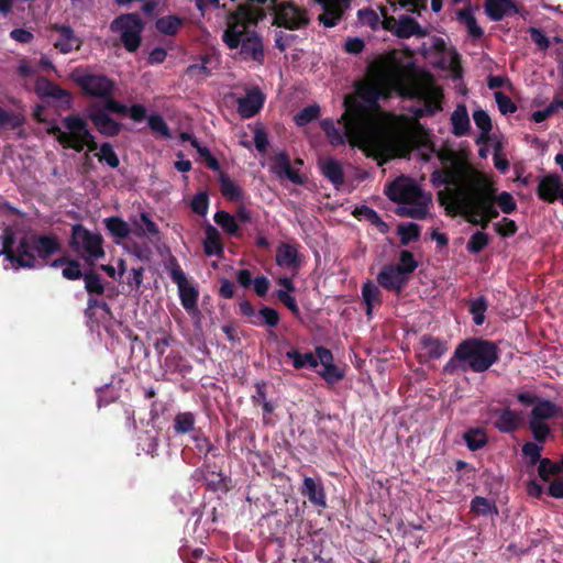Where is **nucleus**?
<instances>
[{"mask_svg": "<svg viewBox=\"0 0 563 563\" xmlns=\"http://www.w3.org/2000/svg\"><path fill=\"white\" fill-rule=\"evenodd\" d=\"M276 263L285 268H299L301 260L296 245L282 242L276 251Z\"/></svg>", "mask_w": 563, "mask_h": 563, "instance_id": "nucleus-27", "label": "nucleus"}, {"mask_svg": "<svg viewBox=\"0 0 563 563\" xmlns=\"http://www.w3.org/2000/svg\"><path fill=\"white\" fill-rule=\"evenodd\" d=\"M299 493L318 510L328 507L327 493L321 477L303 476Z\"/></svg>", "mask_w": 563, "mask_h": 563, "instance_id": "nucleus-16", "label": "nucleus"}, {"mask_svg": "<svg viewBox=\"0 0 563 563\" xmlns=\"http://www.w3.org/2000/svg\"><path fill=\"white\" fill-rule=\"evenodd\" d=\"M52 31L58 33V38L54 42V47L62 54H68L74 49H79L81 46L80 38L75 34L69 25L53 24Z\"/></svg>", "mask_w": 563, "mask_h": 563, "instance_id": "nucleus-21", "label": "nucleus"}, {"mask_svg": "<svg viewBox=\"0 0 563 563\" xmlns=\"http://www.w3.org/2000/svg\"><path fill=\"white\" fill-rule=\"evenodd\" d=\"M561 408L549 399L540 398L530 412L532 421L545 422L549 419L560 416Z\"/></svg>", "mask_w": 563, "mask_h": 563, "instance_id": "nucleus-29", "label": "nucleus"}, {"mask_svg": "<svg viewBox=\"0 0 563 563\" xmlns=\"http://www.w3.org/2000/svg\"><path fill=\"white\" fill-rule=\"evenodd\" d=\"M434 187H441L444 185H456L457 179L453 170L451 169H435L431 174L430 178Z\"/></svg>", "mask_w": 563, "mask_h": 563, "instance_id": "nucleus-52", "label": "nucleus"}, {"mask_svg": "<svg viewBox=\"0 0 563 563\" xmlns=\"http://www.w3.org/2000/svg\"><path fill=\"white\" fill-rule=\"evenodd\" d=\"M562 472V467L558 463H554L549 457H544L538 467L539 477L543 482H549L550 476L556 475Z\"/></svg>", "mask_w": 563, "mask_h": 563, "instance_id": "nucleus-60", "label": "nucleus"}, {"mask_svg": "<svg viewBox=\"0 0 563 563\" xmlns=\"http://www.w3.org/2000/svg\"><path fill=\"white\" fill-rule=\"evenodd\" d=\"M25 122V118L23 114L8 111L0 107V129H10L16 130L21 128Z\"/></svg>", "mask_w": 563, "mask_h": 563, "instance_id": "nucleus-45", "label": "nucleus"}, {"mask_svg": "<svg viewBox=\"0 0 563 563\" xmlns=\"http://www.w3.org/2000/svg\"><path fill=\"white\" fill-rule=\"evenodd\" d=\"M497 188L487 179L473 184L467 191L443 189L438 192V201L445 208L446 214H462L468 222L471 217L481 216L486 208L496 202Z\"/></svg>", "mask_w": 563, "mask_h": 563, "instance_id": "nucleus-3", "label": "nucleus"}, {"mask_svg": "<svg viewBox=\"0 0 563 563\" xmlns=\"http://www.w3.org/2000/svg\"><path fill=\"white\" fill-rule=\"evenodd\" d=\"M180 558L184 561V563H198V561H206L207 563H218L217 561H210L205 555V551L201 548H197L192 551H189V549L184 548L179 551Z\"/></svg>", "mask_w": 563, "mask_h": 563, "instance_id": "nucleus-62", "label": "nucleus"}, {"mask_svg": "<svg viewBox=\"0 0 563 563\" xmlns=\"http://www.w3.org/2000/svg\"><path fill=\"white\" fill-rule=\"evenodd\" d=\"M78 85L85 95L97 98L111 97L115 84L106 75L86 74L78 78Z\"/></svg>", "mask_w": 563, "mask_h": 563, "instance_id": "nucleus-13", "label": "nucleus"}, {"mask_svg": "<svg viewBox=\"0 0 563 563\" xmlns=\"http://www.w3.org/2000/svg\"><path fill=\"white\" fill-rule=\"evenodd\" d=\"M87 118L92 122L95 129L106 137H114L120 134L122 124L115 121L103 109L91 104L87 111Z\"/></svg>", "mask_w": 563, "mask_h": 563, "instance_id": "nucleus-14", "label": "nucleus"}, {"mask_svg": "<svg viewBox=\"0 0 563 563\" xmlns=\"http://www.w3.org/2000/svg\"><path fill=\"white\" fill-rule=\"evenodd\" d=\"M471 509H472V511L483 515V516H488L493 512H495V514L498 512V509L495 506V504L490 503L487 498L482 497V496H475L472 499Z\"/></svg>", "mask_w": 563, "mask_h": 563, "instance_id": "nucleus-53", "label": "nucleus"}, {"mask_svg": "<svg viewBox=\"0 0 563 563\" xmlns=\"http://www.w3.org/2000/svg\"><path fill=\"white\" fill-rule=\"evenodd\" d=\"M285 356L292 361V365L296 369H301L307 365L311 368L318 367V358L311 352L301 354L298 350L292 349L287 351Z\"/></svg>", "mask_w": 563, "mask_h": 563, "instance_id": "nucleus-42", "label": "nucleus"}, {"mask_svg": "<svg viewBox=\"0 0 563 563\" xmlns=\"http://www.w3.org/2000/svg\"><path fill=\"white\" fill-rule=\"evenodd\" d=\"M407 68L398 58L396 51H390L368 65L371 81L357 87L356 92L361 102L353 96H345V111L342 120H346L347 132L357 139H368L374 128L371 110L379 108V100L388 87L400 91Z\"/></svg>", "mask_w": 563, "mask_h": 563, "instance_id": "nucleus-1", "label": "nucleus"}, {"mask_svg": "<svg viewBox=\"0 0 563 563\" xmlns=\"http://www.w3.org/2000/svg\"><path fill=\"white\" fill-rule=\"evenodd\" d=\"M265 18L266 12L263 8L240 4L228 15V25L222 41L230 49L240 47L239 55L242 59L263 64L265 59L264 45L255 27Z\"/></svg>", "mask_w": 563, "mask_h": 563, "instance_id": "nucleus-2", "label": "nucleus"}, {"mask_svg": "<svg viewBox=\"0 0 563 563\" xmlns=\"http://www.w3.org/2000/svg\"><path fill=\"white\" fill-rule=\"evenodd\" d=\"M322 7L323 13L318 18L319 22L325 27L335 26L349 9L340 0H316Z\"/></svg>", "mask_w": 563, "mask_h": 563, "instance_id": "nucleus-23", "label": "nucleus"}, {"mask_svg": "<svg viewBox=\"0 0 563 563\" xmlns=\"http://www.w3.org/2000/svg\"><path fill=\"white\" fill-rule=\"evenodd\" d=\"M419 344L424 351V356L429 360H438L448 351L445 341L430 334H423Z\"/></svg>", "mask_w": 563, "mask_h": 563, "instance_id": "nucleus-32", "label": "nucleus"}, {"mask_svg": "<svg viewBox=\"0 0 563 563\" xmlns=\"http://www.w3.org/2000/svg\"><path fill=\"white\" fill-rule=\"evenodd\" d=\"M529 429L532 433L533 439L538 443H544L548 437L551 434V429L547 422H539L529 420L528 422Z\"/></svg>", "mask_w": 563, "mask_h": 563, "instance_id": "nucleus-59", "label": "nucleus"}, {"mask_svg": "<svg viewBox=\"0 0 563 563\" xmlns=\"http://www.w3.org/2000/svg\"><path fill=\"white\" fill-rule=\"evenodd\" d=\"M273 170L278 176H285L295 185H303L306 183V177L300 175L299 172L290 165L289 155L286 152H280L274 157Z\"/></svg>", "mask_w": 563, "mask_h": 563, "instance_id": "nucleus-24", "label": "nucleus"}, {"mask_svg": "<svg viewBox=\"0 0 563 563\" xmlns=\"http://www.w3.org/2000/svg\"><path fill=\"white\" fill-rule=\"evenodd\" d=\"M85 289L89 297L101 296L104 292V285L101 276L93 269L85 272L84 276Z\"/></svg>", "mask_w": 563, "mask_h": 563, "instance_id": "nucleus-43", "label": "nucleus"}, {"mask_svg": "<svg viewBox=\"0 0 563 563\" xmlns=\"http://www.w3.org/2000/svg\"><path fill=\"white\" fill-rule=\"evenodd\" d=\"M496 202L500 210L506 214H511L517 210V202L508 191L496 192Z\"/></svg>", "mask_w": 563, "mask_h": 563, "instance_id": "nucleus-61", "label": "nucleus"}, {"mask_svg": "<svg viewBox=\"0 0 563 563\" xmlns=\"http://www.w3.org/2000/svg\"><path fill=\"white\" fill-rule=\"evenodd\" d=\"M408 282V276H404L395 265H384L377 275V283L388 291L399 294Z\"/></svg>", "mask_w": 563, "mask_h": 563, "instance_id": "nucleus-18", "label": "nucleus"}, {"mask_svg": "<svg viewBox=\"0 0 563 563\" xmlns=\"http://www.w3.org/2000/svg\"><path fill=\"white\" fill-rule=\"evenodd\" d=\"M220 191L224 198L233 202H240L244 198L243 189L225 173L219 175Z\"/></svg>", "mask_w": 563, "mask_h": 563, "instance_id": "nucleus-33", "label": "nucleus"}, {"mask_svg": "<svg viewBox=\"0 0 563 563\" xmlns=\"http://www.w3.org/2000/svg\"><path fill=\"white\" fill-rule=\"evenodd\" d=\"M394 34L399 38H409L412 35L418 37H424L428 34L426 29L411 16L402 15L397 23V27L394 30Z\"/></svg>", "mask_w": 563, "mask_h": 563, "instance_id": "nucleus-30", "label": "nucleus"}, {"mask_svg": "<svg viewBox=\"0 0 563 563\" xmlns=\"http://www.w3.org/2000/svg\"><path fill=\"white\" fill-rule=\"evenodd\" d=\"M106 229L117 240H125L131 233L130 225L122 218L113 216L103 220Z\"/></svg>", "mask_w": 563, "mask_h": 563, "instance_id": "nucleus-38", "label": "nucleus"}, {"mask_svg": "<svg viewBox=\"0 0 563 563\" xmlns=\"http://www.w3.org/2000/svg\"><path fill=\"white\" fill-rule=\"evenodd\" d=\"M214 222L230 236H241L240 227L234 216L224 210L214 213Z\"/></svg>", "mask_w": 563, "mask_h": 563, "instance_id": "nucleus-39", "label": "nucleus"}, {"mask_svg": "<svg viewBox=\"0 0 563 563\" xmlns=\"http://www.w3.org/2000/svg\"><path fill=\"white\" fill-rule=\"evenodd\" d=\"M34 92L40 99H54L64 108H70L71 93L46 77H38L34 85Z\"/></svg>", "mask_w": 563, "mask_h": 563, "instance_id": "nucleus-15", "label": "nucleus"}, {"mask_svg": "<svg viewBox=\"0 0 563 563\" xmlns=\"http://www.w3.org/2000/svg\"><path fill=\"white\" fill-rule=\"evenodd\" d=\"M362 298L366 306V314L371 316L375 306H379L383 301V295L378 286L367 280L362 286Z\"/></svg>", "mask_w": 563, "mask_h": 563, "instance_id": "nucleus-37", "label": "nucleus"}, {"mask_svg": "<svg viewBox=\"0 0 563 563\" xmlns=\"http://www.w3.org/2000/svg\"><path fill=\"white\" fill-rule=\"evenodd\" d=\"M397 233L400 236V244L406 246L411 241H417L420 238V225L415 222L401 223L397 227Z\"/></svg>", "mask_w": 563, "mask_h": 563, "instance_id": "nucleus-44", "label": "nucleus"}, {"mask_svg": "<svg viewBox=\"0 0 563 563\" xmlns=\"http://www.w3.org/2000/svg\"><path fill=\"white\" fill-rule=\"evenodd\" d=\"M488 309V301L486 297L479 296L470 302L468 311L473 316V321L476 325H482L485 322V313Z\"/></svg>", "mask_w": 563, "mask_h": 563, "instance_id": "nucleus-47", "label": "nucleus"}, {"mask_svg": "<svg viewBox=\"0 0 563 563\" xmlns=\"http://www.w3.org/2000/svg\"><path fill=\"white\" fill-rule=\"evenodd\" d=\"M131 221L134 227V233L137 236L147 235L148 238H153L159 235V229L157 224L151 219L147 212H141L139 220L132 219Z\"/></svg>", "mask_w": 563, "mask_h": 563, "instance_id": "nucleus-35", "label": "nucleus"}, {"mask_svg": "<svg viewBox=\"0 0 563 563\" xmlns=\"http://www.w3.org/2000/svg\"><path fill=\"white\" fill-rule=\"evenodd\" d=\"M321 174L338 189L344 184L342 165L334 158H325L319 162Z\"/></svg>", "mask_w": 563, "mask_h": 563, "instance_id": "nucleus-28", "label": "nucleus"}, {"mask_svg": "<svg viewBox=\"0 0 563 563\" xmlns=\"http://www.w3.org/2000/svg\"><path fill=\"white\" fill-rule=\"evenodd\" d=\"M344 121V128H346V120ZM321 129L324 132L325 136L328 137L330 144L332 146H340L345 143V137L349 136L351 139L357 140V141H366L367 139H357L351 135L347 132V129H345V132L343 133L339 128H336L331 119H324L320 122Z\"/></svg>", "mask_w": 563, "mask_h": 563, "instance_id": "nucleus-31", "label": "nucleus"}, {"mask_svg": "<svg viewBox=\"0 0 563 563\" xmlns=\"http://www.w3.org/2000/svg\"><path fill=\"white\" fill-rule=\"evenodd\" d=\"M563 188L560 175L556 173L543 176L538 184L537 196L540 200L552 203L559 199Z\"/></svg>", "mask_w": 563, "mask_h": 563, "instance_id": "nucleus-20", "label": "nucleus"}, {"mask_svg": "<svg viewBox=\"0 0 563 563\" xmlns=\"http://www.w3.org/2000/svg\"><path fill=\"white\" fill-rule=\"evenodd\" d=\"M273 12V25L278 27H285L294 31L299 30L309 23L306 12L291 2L283 4L279 8L275 7Z\"/></svg>", "mask_w": 563, "mask_h": 563, "instance_id": "nucleus-12", "label": "nucleus"}, {"mask_svg": "<svg viewBox=\"0 0 563 563\" xmlns=\"http://www.w3.org/2000/svg\"><path fill=\"white\" fill-rule=\"evenodd\" d=\"M318 374L330 385H334L344 378V371L339 368L334 363L325 365Z\"/></svg>", "mask_w": 563, "mask_h": 563, "instance_id": "nucleus-57", "label": "nucleus"}, {"mask_svg": "<svg viewBox=\"0 0 563 563\" xmlns=\"http://www.w3.org/2000/svg\"><path fill=\"white\" fill-rule=\"evenodd\" d=\"M240 313L246 318V322L255 327L276 328L280 322L279 312L268 306H262L255 310L249 300H242L239 303Z\"/></svg>", "mask_w": 563, "mask_h": 563, "instance_id": "nucleus-10", "label": "nucleus"}, {"mask_svg": "<svg viewBox=\"0 0 563 563\" xmlns=\"http://www.w3.org/2000/svg\"><path fill=\"white\" fill-rule=\"evenodd\" d=\"M147 123L153 132L159 133L164 139H170V129L161 114L154 113L147 118Z\"/></svg>", "mask_w": 563, "mask_h": 563, "instance_id": "nucleus-56", "label": "nucleus"}, {"mask_svg": "<svg viewBox=\"0 0 563 563\" xmlns=\"http://www.w3.org/2000/svg\"><path fill=\"white\" fill-rule=\"evenodd\" d=\"M463 440L467 449L474 452L487 444L488 437L483 428H471L463 433Z\"/></svg>", "mask_w": 563, "mask_h": 563, "instance_id": "nucleus-40", "label": "nucleus"}, {"mask_svg": "<svg viewBox=\"0 0 563 563\" xmlns=\"http://www.w3.org/2000/svg\"><path fill=\"white\" fill-rule=\"evenodd\" d=\"M542 450V445L531 441L526 442L521 449L522 454L529 459L528 463L531 466L536 465L537 463H539V465L541 464V461L544 459L541 456Z\"/></svg>", "mask_w": 563, "mask_h": 563, "instance_id": "nucleus-55", "label": "nucleus"}, {"mask_svg": "<svg viewBox=\"0 0 563 563\" xmlns=\"http://www.w3.org/2000/svg\"><path fill=\"white\" fill-rule=\"evenodd\" d=\"M452 133L455 136H463L470 130V118L464 104H459L451 115Z\"/></svg>", "mask_w": 563, "mask_h": 563, "instance_id": "nucleus-36", "label": "nucleus"}, {"mask_svg": "<svg viewBox=\"0 0 563 563\" xmlns=\"http://www.w3.org/2000/svg\"><path fill=\"white\" fill-rule=\"evenodd\" d=\"M456 20L461 24L465 25V27L467 29V33L472 38L478 40L484 35V31L477 24L476 18L474 16L471 7H466L459 10L456 13Z\"/></svg>", "mask_w": 563, "mask_h": 563, "instance_id": "nucleus-34", "label": "nucleus"}, {"mask_svg": "<svg viewBox=\"0 0 563 563\" xmlns=\"http://www.w3.org/2000/svg\"><path fill=\"white\" fill-rule=\"evenodd\" d=\"M497 202H493L484 212L478 217H471L468 223L472 225H479L483 230L487 229L489 222L499 216V211L496 208Z\"/></svg>", "mask_w": 563, "mask_h": 563, "instance_id": "nucleus-51", "label": "nucleus"}, {"mask_svg": "<svg viewBox=\"0 0 563 563\" xmlns=\"http://www.w3.org/2000/svg\"><path fill=\"white\" fill-rule=\"evenodd\" d=\"M0 239L2 244L0 256H4L16 269L36 268L37 258L33 251L31 235L22 236L18 243L16 250H14L15 234L11 228H5Z\"/></svg>", "mask_w": 563, "mask_h": 563, "instance_id": "nucleus-6", "label": "nucleus"}, {"mask_svg": "<svg viewBox=\"0 0 563 563\" xmlns=\"http://www.w3.org/2000/svg\"><path fill=\"white\" fill-rule=\"evenodd\" d=\"M385 195L394 202L411 205L422 197V190L417 184L400 177L386 186Z\"/></svg>", "mask_w": 563, "mask_h": 563, "instance_id": "nucleus-11", "label": "nucleus"}, {"mask_svg": "<svg viewBox=\"0 0 563 563\" xmlns=\"http://www.w3.org/2000/svg\"><path fill=\"white\" fill-rule=\"evenodd\" d=\"M484 10L490 21L498 22L505 16L519 14L520 8L514 0H485Z\"/></svg>", "mask_w": 563, "mask_h": 563, "instance_id": "nucleus-22", "label": "nucleus"}, {"mask_svg": "<svg viewBox=\"0 0 563 563\" xmlns=\"http://www.w3.org/2000/svg\"><path fill=\"white\" fill-rule=\"evenodd\" d=\"M320 115V107L318 104H310L301 109L294 118L298 126H305L310 122L317 120Z\"/></svg>", "mask_w": 563, "mask_h": 563, "instance_id": "nucleus-50", "label": "nucleus"}, {"mask_svg": "<svg viewBox=\"0 0 563 563\" xmlns=\"http://www.w3.org/2000/svg\"><path fill=\"white\" fill-rule=\"evenodd\" d=\"M63 125L68 132H64L58 125H53L48 129V133L54 135L64 148H71L76 152H82L85 146L90 152L98 148L87 121L81 117L69 114L63 119Z\"/></svg>", "mask_w": 563, "mask_h": 563, "instance_id": "nucleus-5", "label": "nucleus"}, {"mask_svg": "<svg viewBox=\"0 0 563 563\" xmlns=\"http://www.w3.org/2000/svg\"><path fill=\"white\" fill-rule=\"evenodd\" d=\"M62 276L68 280H78L84 278L85 272L81 271L78 260L70 258L66 267L63 268Z\"/></svg>", "mask_w": 563, "mask_h": 563, "instance_id": "nucleus-63", "label": "nucleus"}, {"mask_svg": "<svg viewBox=\"0 0 563 563\" xmlns=\"http://www.w3.org/2000/svg\"><path fill=\"white\" fill-rule=\"evenodd\" d=\"M489 242L490 238L487 233L476 231L468 239L466 250L471 254H478L489 244Z\"/></svg>", "mask_w": 563, "mask_h": 563, "instance_id": "nucleus-49", "label": "nucleus"}, {"mask_svg": "<svg viewBox=\"0 0 563 563\" xmlns=\"http://www.w3.org/2000/svg\"><path fill=\"white\" fill-rule=\"evenodd\" d=\"M399 95L404 98L409 99H418L420 100L421 107L431 117L434 115L437 112L442 110L441 106V98L442 92L441 90H433V91H427L420 88L418 85L413 82H408L406 80V75L404 76V86L400 87Z\"/></svg>", "mask_w": 563, "mask_h": 563, "instance_id": "nucleus-9", "label": "nucleus"}, {"mask_svg": "<svg viewBox=\"0 0 563 563\" xmlns=\"http://www.w3.org/2000/svg\"><path fill=\"white\" fill-rule=\"evenodd\" d=\"M264 101V93L258 88H253L244 97L238 99V113L243 119H250L260 112Z\"/></svg>", "mask_w": 563, "mask_h": 563, "instance_id": "nucleus-19", "label": "nucleus"}, {"mask_svg": "<svg viewBox=\"0 0 563 563\" xmlns=\"http://www.w3.org/2000/svg\"><path fill=\"white\" fill-rule=\"evenodd\" d=\"M110 30L121 34V42L129 53L139 49L142 43L144 22L137 13H125L117 16L110 24Z\"/></svg>", "mask_w": 563, "mask_h": 563, "instance_id": "nucleus-8", "label": "nucleus"}, {"mask_svg": "<svg viewBox=\"0 0 563 563\" xmlns=\"http://www.w3.org/2000/svg\"><path fill=\"white\" fill-rule=\"evenodd\" d=\"M205 234L203 251L206 255L222 257L224 245L219 230L210 223H207L205 227Z\"/></svg>", "mask_w": 563, "mask_h": 563, "instance_id": "nucleus-26", "label": "nucleus"}, {"mask_svg": "<svg viewBox=\"0 0 563 563\" xmlns=\"http://www.w3.org/2000/svg\"><path fill=\"white\" fill-rule=\"evenodd\" d=\"M499 358V351L493 341L471 338L460 342L452 357L444 364L443 373L453 375L457 372L484 373Z\"/></svg>", "mask_w": 563, "mask_h": 563, "instance_id": "nucleus-4", "label": "nucleus"}, {"mask_svg": "<svg viewBox=\"0 0 563 563\" xmlns=\"http://www.w3.org/2000/svg\"><path fill=\"white\" fill-rule=\"evenodd\" d=\"M181 306L186 311L196 309L199 297L198 290L189 283L178 288Z\"/></svg>", "mask_w": 563, "mask_h": 563, "instance_id": "nucleus-46", "label": "nucleus"}, {"mask_svg": "<svg viewBox=\"0 0 563 563\" xmlns=\"http://www.w3.org/2000/svg\"><path fill=\"white\" fill-rule=\"evenodd\" d=\"M191 210L198 216L205 217L209 208V196L206 191H199L191 200Z\"/></svg>", "mask_w": 563, "mask_h": 563, "instance_id": "nucleus-64", "label": "nucleus"}, {"mask_svg": "<svg viewBox=\"0 0 563 563\" xmlns=\"http://www.w3.org/2000/svg\"><path fill=\"white\" fill-rule=\"evenodd\" d=\"M183 24L177 15H166L156 21V29L164 35H175Z\"/></svg>", "mask_w": 563, "mask_h": 563, "instance_id": "nucleus-48", "label": "nucleus"}, {"mask_svg": "<svg viewBox=\"0 0 563 563\" xmlns=\"http://www.w3.org/2000/svg\"><path fill=\"white\" fill-rule=\"evenodd\" d=\"M196 417L192 412H178L173 421L175 434H186L195 431Z\"/></svg>", "mask_w": 563, "mask_h": 563, "instance_id": "nucleus-41", "label": "nucleus"}, {"mask_svg": "<svg viewBox=\"0 0 563 563\" xmlns=\"http://www.w3.org/2000/svg\"><path fill=\"white\" fill-rule=\"evenodd\" d=\"M192 147L196 148L197 153L201 158H203L206 165L211 170H219L220 169V163L219 161L211 154L210 150L207 146H202L198 140H192Z\"/></svg>", "mask_w": 563, "mask_h": 563, "instance_id": "nucleus-58", "label": "nucleus"}, {"mask_svg": "<svg viewBox=\"0 0 563 563\" xmlns=\"http://www.w3.org/2000/svg\"><path fill=\"white\" fill-rule=\"evenodd\" d=\"M33 251L36 258L46 262L51 256L62 251L59 239L55 234H31Z\"/></svg>", "mask_w": 563, "mask_h": 563, "instance_id": "nucleus-17", "label": "nucleus"}, {"mask_svg": "<svg viewBox=\"0 0 563 563\" xmlns=\"http://www.w3.org/2000/svg\"><path fill=\"white\" fill-rule=\"evenodd\" d=\"M69 247L78 254L87 264L93 265L106 255L103 238L98 232L89 231L84 224L76 223L71 227Z\"/></svg>", "mask_w": 563, "mask_h": 563, "instance_id": "nucleus-7", "label": "nucleus"}, {"mask_svg": "<svg viewBox=\"0 0 563 563\" xmlns=\"http://www.w3.org/2000/svg\"><path fill=\"white\" fill-rule=\"evenodd\" d=\"M399 261L400 263L395 265V267L398 268L404 276H408L418 267V262L415 260L413 254L408 250L400 252Z\"/></svg>", "mask_w": 563, "mask_h": 563, "instance_id": "nucleus-54", "label": "nucleus"}, {"mask_svg": "<svg viewBox=\"0 0 563 563\" xmlns=\"http://www.w3.org/2000/svg\"><path fill=\"white\" fill-rule=\"evenodd\" d=\"M496 420L494 427L501 433H512L521 426L520 412H517L509 407L496 410Z\"/></svg>", "mask_w": 563, "mask_h": 563, "instance_id": "nucleus-25", "label": "nucleus"}]
</instances>
